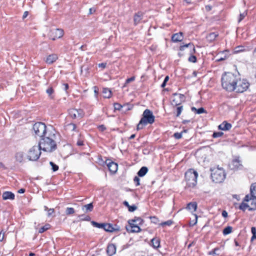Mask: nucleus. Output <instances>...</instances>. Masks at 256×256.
Here are the masks:
<instances>
[{
    "instance_id": "f257e3e1",
    "label": "nucleus",
    "mask_w": 256,
    "mask_h": 256,
    "mask_svg": "<svg viewBox=\"0 0 256 256\" xmlns=\"http://www.w3.org/2000/svg\"><path fill=\"white\" fill-rule=\"evenodd\" d=\"M60 142V136L52 128H48L41 137L38 144H57Z\"/></svg>"
},
{
    "instance_id": "f03ea898",
    "label": "nucleus",
    "mask_w": 256,
    "mask_h": 256,
    "mask_svg": "<svg viewBox=\"0 0 256 256\" xmlns=\"http://www.w3.org/2000/svg\"><path fill=\"white\" fill-rule=\"evenodd\" d=\"M238 76L231 72H226L222 77V88L228 92L234 90V86L237 84Z\"/></svg>"
},
{
    "instance_id": "7ed1b4c3",
    "label": "nucleus",
    "mask_w": 256,
    "mask_h": 256,
    "mask_svg": "<svg viewBox=\"0 0 256 256\" xmlns=\"http://www.w3.org/2000/svg\"><path fill=\"white\" fill-rule=\"evenodd\" d=\"M198 172L192 169H190L185 174V181L186 188H193L197 184Z\"/></svg>"
},
{
    "instance_id": "20e7f679",
    "label": "nucleus",
    "mask_w": 256,
    "mask_h": 256,
    "mask_svg": "<svg viewBox=\"0 0 256 256\" xmlns=\"http://www.w3.org/2000/svg\"><path fill=\"white\" fill-rule=\"evenodd\" d=\"M154 116L152 111L146 109L143 112L142 118L137 126V129H142L144 126L148 124H152L154 122Z\"/></svg>"
},
{
    "instance_id": "39448f33",
    "label": "nucleus",
    "mask_w": 256,
    "mask_h": 256,
    "mask_svg": "<svg viewBox=\"0 0 256 256\" xmlns=\"http://www.w3.org/2000/svg\"><path fill=\"white\" fill-rule=\"evenodd\" d=\"M239 208L243 211L246 210V209H248L249 210H256V198L248 194L246 196Z\"/></svg>"
},
{
    "instance_id": "423d86ee",
    "label": "nucleus",
    "mask_w": 256,
    "mask_h": 256,
    "mask_svg": "<svg viewBox=\"0 0 256 256\" xmlns=\"http://www.w3.org/2000/svg\"><path fill=\"white\" fill-rule=\"evenodd\" d=\"M211 178L213 182L216 183L222 182L226 178V174L222 168L218 166L210 168Z\"/></svg>"
},
{
    "instance_id": "0eeeda50",
    "label": "nucleus",
    "mask_w": 256,
    "mask_h": 256,
    "mask_svg": "<svg viewBox=\"0 0 256 256\" xmlns=\"http://www.w3.org/2000/svg\"><path fill=\"white\" fill-rule=\"evenodd\" d=\"M40 145H34L28 152L27 159L29 160H36L41 154Z\"/></svg>"
},
{
    "instance_id": "6e6552de",
    "label": "nucleus",
    "mask_w": 256,
    "mask_h": 256,
    "mask_svg": "<svg viewBox=\"0 0 256 256\" xmlns=\"http://www.w3.org/2000/svg\"><path fill=\"white\" fill-rule=\"evenodd\" d=\"M32 129L36 137V138H38L40 140L48 130V128L44 123L38 122L34 124Z\"/></svg>"
},
{
    "instance_id": "1a4fd4ad",
    "label": "nucleus",
    "mask_w": 256,
    "mask_h": 256,
    "mask_svg": "<svg viewBox=\"0 0 256 256\" xmlns=\"http://www.w3.org/2000/svg\"><path fill=\"white\" fill-rule=\"evenodd\" d=\"M250 86L248 82L246 80H240L239 78L237 80V84L234 86V90L237 92H243L246 91Z\"/></svg>"
},
{
    "instance_id": "9d476101",
    "label": "nucleus",
    "mask_w": 256,
    "mask_h": 256,
    "mask_svg": "<svg viewBox=\"0 0 256 256\" xmlns=\"http://www.w3.org/2000/svg\"><path fill=\"white\" fill-rule=\"evenodd\" d=\"M68 114L70 116L74 119L82 118L84 115V113L82 109H70L68 111Z\"/></svg>"
},
{
    "instance_id": "9b49d317",
    "label": "nucleus",
    "mask_w": 256,
    "mask_h": 256,
    "mask_svg": "<svg viewBox=\"0 0 256 256\" xmlns=\"http://www.w3.org/2000/svg\"><path fill=\"white\" fill-rule=\"evenodd\" d=\"M64 35V31L62 29L56 28L52 30L49 33L50 38L54 40L56 38H62Z\"/></svg>"
},
{
    "instance_id": "f8f14e48",
    "label": "nucleus",
    "mask_w": 256,
    "mask_h": 256,
    "mask_svg": "<svg viewBox=\"0 0 256 256\" xmlns=\"http://www.w3.org/2000/svg\"><path fill=\"white\" fill-rule=\"evenodd\" d=\"M135 221V220H128V222L129 226L126 227L128 232H138L140 231V228L134 224Z\"/></svg>"
},
{
    "instance_id": "ddd939ff",
    "label": "nucleus",
    "mask_w": 256,
    "mask_h": 256,
    "mask_svg": "<svg viewBox=\"0 0 256 256\" xmlns=\"http://www.w3.org/2000/svg\"><path fill=\"white\" fill-rule=\"evenodd\" d=\"M184 98L183 94H174L172 100V104L174 106L180 105L184 100Z\"/></svg>"
},
{
    "instance_id": "4468645a",
    "label": "nucleus",
    "mask_w": 256,
    "mask_h": 256,
    "mask_svg": "<svg viewBox=\"0 0 256 256\" xmlns=\"http://www.w3.org/2000/svg\"><path fill=\"white\" fill-rule=\"evenodd\" d=\"M242 166V162L238 157L234 158L230 164V167L232 170L240 169Z\"/></svg>"
},
{
    "instance_id": "2eb2a0df",
    "label": "nucleus",
    "mask_w": 256,
    "mask_h": 256,
    "mask_svg": "<svg viewBox=\"0 0 256 256\" xmlns=\"http://www.w3.org/2000/svg\"><path fill=\"white\" fill-rule=\"evenodd\" d=\"M15 160L17 163L23 164L27 159V157L24 156V154L23 152L18 151L15 154Z\"/></svg>"
},
{
    "instance_id": "dca6fc26",
    "label": "nucleus",
    "mask_w": 256,
    "mask_h": 256,
    "mask_svg": "<svg viewBox=\"0 0 256 256\" xmlns=\"http://www.w3.org/2000/svg\"><path fill=\"white\" fill-rule=\"evenodd\" d=\"M107 166L110 172L112 173H116L118 169V164L112 162H106Z\"/></svg>"
},
{
    "instance_id": "f3484780",
    "label": "nucleus",
    "mask_w": 256,
    "mask_h": 256,
    "mask_svg": "<svg viewBox=\"0 0 256 256\" xmlns=\"http://www.w3.org/2000/svg\"><path fill=\"white\" fill-rule=\"evenodd\" d=\"M232 124L226 121L223 122L218 126L219 130L224 131L230 130L232 128Z\"/></svg>"
},
{
    "instance_id": "a211bd4d",
    "label": "nucleus",
    "mask_w": 256,
    "mask_h": 256,
    "mask_svg": "<svg viewBox=\"0 0 256 256\" xmlns=\"http://www.w3.org/2000/svg\"><path fill=\"white\" fill-rule=\"evenodd\" d=\"M58 58L57 54H52L46 57L45 61L46 64H50L56 62Z\"/></svg>"
},
{
    "instance_id": "6ab92c4d",
    "label": "nucleus",
    "mask_w": 256,
    "mask_h": 256,
    "mask_svg": "<svg viewBox=\"0 0 256 256\" xmlns=\"http://www.w3.org/2000/svg\"><path fill=\"white\" fill-rule=\"evenodd\" d=\"M107 253L110 256L114 255L116 252V246L114 244H110L107 248Z\"/></svg>"
},
{
    "instance_id": "aec40b11",
    "label": "nucleus",
    "mask_w": 256,
    "mask_h": 256,
    "mask_svg": "<svg viewBox=\"0 0 256 256\" xmlns=\"http://www.w3.org/2000/svg\"><path fill=\"white\" fill-rule=\"evenodd\" d=\"M143 14L142 12H138L136 14L134 17V21L135 25L139 24L142 18Z\"/></svg>"
},
{
    "instance_id": "412c9836",
    "label": "nucleus",
    "mask_w": 256,
    "mask_h": 256,
    "mask_svg": "<svg viewBox=\"0 0 256 256\" xmlns=\"http://www.w3.org/2000/svg\"><path fill=\"white\" fill-rule=\"evenodd\" d=\"M183 36L182 32L176 33L172 37V40L174 42H181L182 40Z\"/></svg>"
},
{
    "instance_id": "4be33fe9",
    "label": "nucleus",
    "mask_w": 256,
    "mask_h": 256,
    "mask_svg": "<svg viewBox=\"0 0 256 256\" xmlns=\"http://www.w3.org/2000/svg\"><path fill=\"white\" fill-rule=\"evenodd\" d=\"M4 200H14V194L10 192H6L2 194Z\"/></svg>"
},
{
    "instance_id": "5701e85b",
    "label": "nucleus",
    "mask_w": 256,
    "mask_h": 256,
    "mask_svg": "<svg viewBox=\"0 0 256 256\" xmlns=\"http://www.w3.org/2000/svg\"><path fill=\"white\" fill-rule=\"evenodd\" d=\"M93 205L92 203H90L88 204H86L83 206L82 210L85 212H92L93 210Z\"/></svg>"
},
{
    "instance_id": "b1692460",
    "label": "nucleus",
    "mask_w": 256,
    "mask_h": 256,
    "mask_svg": "<svg viewBox=\"0 0 256 256\" xmlns=\"http://www.w3.org/2000/svg\"><path fill=\"white\" fill-rule=\"evenodd\" d=\"M104 97V98H110L112 96L111 90L108 88H104L102 90Z\"/></svg>"
},
{
    "instance_id": "393cba45",
    "label": "nucleus",
    "mask_w": 256,
    "mask_h": 256,
    "mask_svg": "<svg viewBox=\"0 0 256 256\" xmlns=\"http://www.w3.org/2000/svg\"><path fill=\"white\" fill-rule=\"evenodd\" d=\"M56 148V145H47L46 147L44 148L42 150L46 152H52Z\"/></svg>"
},
{
    "instance_id": "a878e982",
    "label": "nucleus",
    "mask_w": 256,
    "mask_h": 256,
    "mask_svg": "<svg viewBox=\"0 0 256 256\" xmlns=\"http://www.w3.org/2000/svg\"><path fill=\"white\" fill-rule=\"evenodd\" d=\"M148 172V168L146 166L142 167L138 172L139 176H144Z\"/></svg>"
},
{
    "instance_id": "bb28decb",
    "label": "nucleus",
    "mask_w": 256,
    "mask_h": 256,
    "mask_svg": "<svg viewBox=\"0 0 256 256\" xmlns=\"http://www.w3.org/2000/svg\"><path fill=\"white\" fill-rule=\"evenodd\" d=\"M218 36V34L216 32H212L210 34L206 37L208 40L212 42Z\"/></svg>"
},
{
    "instance_id": "cd10ccee",
    "label": "nucleus",
    "mask_w": 256,
    "mask_h": 256,
    "mask_svg": "<svg viewBox=\"0 0 256 256\" xmlns=\"http://www.w3.org/2000/svg\"><path fill=\"white\" fill-rule=\"evenodd\" d=\"M250 191V196L256 198V182L251 185Z\"/></svg>"
},
{
    "instance_id": "c85d7f7f",
    "label": "nucleus",
    "mask_w": 256,
    "mask_h": 256,
    "mask_svg": "<svg viewBox=\"0 0 256 256\" xmlns=\"http://www.w3.org/2000/svg\"><path fill=\"white\" fill-rule=\"evenodd\" d=\"M197 208V204L196 202H190L188 204L187 208L191 210H194V212L196 211Z\"/></svg>"
},
{
    "instance_id": "c756f323",
    "label": "nucleus",
    "mask_w": 256,
    "mask_h": 256,
    "mask_svg": "<svg viewBox=\"0 0 256 256\" xmlns=\"http://www.w3.org/2000/svg\"><path fill=\"white\" fill-rule=\"evenodd\" d=\"M102 228H104L106 231L110 232H113L114 230L112 226L109 224H104Z\"/></svg>"
},
{
    "instance_id": "7c9ffc66",
    "label": "nucleus",
    "mask_w": 256,
    "mask_h": 256,
    "mask_svg": "<svg viewBox=\"0 0 256 256\" xmlns=\"http://www.w3.org/2000/svg\"><path fill=\"white\" fill-rule=\"evenodd\" d=\"M152 245L154 248H158L160 246V240L156 238H154L152 240Z\"/></svg>"
},
{
    "instance_id": "2f4dec72",
    "label": "nucleus",
    "mask_w": 256,
    "mask_h": 256,
    "mask_svg": "<svg viewBox=\"0 0 256 256\" xmlns=\"http://www.w3.org/2000/svg\"><path fill=\"white\" fill-rule=\"evenodd\" d=\"M192 112H196L198 114H202V113H204V112H206V110L202 108H200L198 109H196L194 107H192Z\"/></svg>"
},
{
    "instance_id": "473e14b6",
    "label": "nucleus",
    "mask_w": 256,
    "mask_h": 256,
    "mask_svg": "<svg viewBox=\"0 0 256 256\" xmlns=\"http://www.w3.org/2000/svg\"><path fill=\"white\" fill-rule=\"evenodd\" d=\"M188 46H191L193 51L194 52H195L194 47V45L192 44L191 43H189L188 44H186L180 46V50H184L186 48H188Z\"/></svg>"
},
{
    "instance_id": "72a5a7b5",
    "label": "nucleus",
    "mask_w": 256,
    "mask_h": 256,
    "mask_svg": "<svg viewBox=\"0 0 256 256\" xmlns=\"http://www.w3.org/2000/svg\"><path fill=\"white\" fill-rule=\"evenodd\" d=\"M232 227L230 226H228L226 227L224 230H223V234L224 235H227L228 234H230L232 232Z\"/></svg>"
},
{
    "instance_id": "f704fd0d",
    "label": "nucleus",
    "mask_w": 256,
    "mask_h": 256,
    "mask_svg": "<svg viewBox=\"0 0 256 256\" xmlns=\"http://www.w3.org/2000/svg\"><path fill=\"white\" fill-rule=\"evenodd\" d=\"M54 92V90L52 87L48 88L46 90V93L51 99L54 98V96L52 95Z\"/></svg>"
},
{
    "instance_id": "c9c22d12",
    "label": "nucleus",
    "mask_w": 256,
    "mask_h": 256,
    "mask_svg": "<svg viewBox=\"0 0 256 256\" xmlns=\"http://www.w3.org/2000/svg\"><path fill=\"white\" fill-rule=\"evenodd\" d=\"M50 228V225L49 224H46L39 230L38 232L40 233H42L46 230H48Z\"/></svg>"
},
{
    "instance_id": "e433bc0d",
    "label": "nucleus",
    "mask_w": 256,
    "mask_h": 256,
    "mask_svg": "<svg viewBox=\"0 0 256 256\" xmlns=\"http://www.w3.org/2000/svg\"><path fill=\"white\" fill-rule=\"evenodd\" d=\"M44 210L48 211V216H50L54 212V210L53 208H48L47 206H44Z\"/></svg>"
},
{
    "instance_id": "4c0bfd02",
    "label": "nucleus",
    "mask_w": 256,
    "mask_h": 256,
    "mask_svg": "<svg viewBox=\"0 0 256 256\" xmlns=\"http://www.w3.org/2000/svg\"><path fill=\"white\" fill-rule=\"evenodd\" d=\"M67 215L73 214L74 213V210L72 208H67L66 210Z\"/></svg>"
},
{
    "instance_id": "58836bf2",
    "label": "nucleus",
    "mask_w": 256,
    "mask_h": 256,
    "mask_svg": "<svg viewBox=\"0 0 256 256\" xmlns=\"http://www.w3.org/2000/svg\"><path fill=\"white\" fill-rule=\"evenodd\" d=\"M50 164L54 172H56L58 170V166L54 164L53 162H50Z\"/></svg>"
},
{
    "instance_id": "ea45409f",
    "label": "nucleus",
    "mask_w": 256,
    "mask_h": 256,
    "mask_svg": "<svg viewBox=\"0 0 256 256\" xmlns=\"http://www.w3.org/2000/svg\"><path fill=\"white\" fill-rule=\"evenodd\" d=\"M182 106H179L176 108V116H179L182 110Z\"/></svg>"
},
{
    "instance_id": "a19ab883",
    "label": "nucleus",
    "mask_w": 256,
    "mask_h": 256,
    "mask_svg": "<svg viewBox=\"0 0 256 256\" xmlns=\"http://www.w3.org/2000/svg\"><path fill=\"white\" fill-rule=\"evenodd\" d=\"M194 218H194V220H192L190 222V225L191 226H193L195 225L197 223V221H198V216H197V215L196 214H194Z\"/></svg>"
},
{
    "instance_id": "79ce46f5",
    "label": "nucleus",
    "mask_w": 256,
    "mask_h": 256,
    "mask_svg": "<svg viewBox=\"0 0 256 256\" xmlns=\"http://www.w3.org/2000/svg\"><path fill=\"white\" fill-rule=\"evenodd\" d=\"M221 251L220 248H216L212 250V254H214L220 255Z\"/></svg>"
},
{
    "instance_id": "37998d69",
    "label": "nucleus",
    "mask_w": 256,
    "mask_h": 256,
    "mask_svg": "<svg viewBox=\"0 0 256 256\" xmlns=\"http://www.w3.org/2000/svg\"><path fill=\"white\" fill-rule=\"evenodd\" d=\"M224 133L222 132H215L213 134V137L216 138H218V137H220L221 136H222L223 135Z\"/></svg>"
},
{
    "instance_id": "c03bdc74",
    "label": "nucleus",
    "mask_w": 256,
    "mask_h": 256,
    "mask_svg": "<svg viewBox=\"0 0 256 256\" xmlns=\"http://www.w3.org/2000/svg\"><path fill=\"white\" fill-rule=\"evenodd\" d=\"M172 221L171 220H168L166 222H162L160 224L162 226H170L172 224Z\"/></svg>"
},
{
    "instance_id": "a18cd8bd",
    "label": "nucleus",
    "mask_w": 256,
    "mask_h": 256,
    "mask_svg": "<svg viewBox=\"0 0 256 256\" xmlns=\"http://www.w3.org/2000/svg\"><path fill=\"white\" fill-rule=\"evenodd\" d=\"M246 14H247V13H246V11L244 12L242 14H240V18L238 19V22H241L244 19V18L246 16Z\"/></svg>"
},
{
    "instance_id": "49530a36",
    "label": "nucleus",
    "mask_w": 256,
    "mask_h": 256,
    "mask_svg": "<svg viewBox=\"0 0 256 256\" xmlns=\"http://www.w3.org/2000/svg\"><path fill=\"white\" fill-rule=\"evenodd\" d=\"M134 80H135V78H134V76H132V77H131V78H128V79L126 80V82H125V84H124V86H126V85L128 84V83H130V82H133Z\"/></svg>"
},
{
    "instance_id": "de8ad7c7",
    "label": "nucleus",
    "mask_w": 256,
    "mask_h": 256,
    "mask_svg": "<svg viewBox=\"0 0 256 256\" xmlns=\"http://www.w3.org/2000/svg\"><path fill=\"white\" fill-rule=\"evenodd\" d=\"M92 225L96 227H97L98 228H102V227H103L104 224H98L95 222H92Z\"/></svg>"
},
{
    "instance_id": "09e8293b",
    "label": "nucleus",
    "mask_w": 256,
    "mask_h": 256,
    "mask_svg": "<svg viewBox=\"0 0 256 256\" xmlns=\"http://www.w3.org/2000/svg\"><path fill=\"white\" fill-rule=\"evenodd\" d=\"M128 208L129 212H133L137 209V207L135 205L130 206Z\"/></svg>"
},
{
    "instance_id": "8fccbe9b",
    "label": "nucleus",
    "mask_w": 256,
    "mask_h": 256,
    "mask_svg": "<svg viewBox=\"0 0 256 256\" xmlns=\"http://www.w3.org/2000/svg\"><path fill=\"white\" fill-rule=\"evenodd\" d=\"M168 80H169L168 76H166L165 77L164 81L163 82L162 84L161 85L162 88H164V86H166V84Z\"/></svg>"
},
{
    "instance_id": "3c124183",
    "label": "nucleus",
    "mask_w": 256,
    "mask_h": 256,
    "mask_svg": "<svg viewBox=\"0 0 256 256\" xmlns=\"http://www.w3.org/2000/svg\"><path fill=\"white\" fill-rule=\"evenodd\" d=\"M114 107L115 110H120L122 108V106L118 103H116L114 104Z\"/></svg>"
},
{
    "instance_id": "603ef678",
    "label": "nucleus",
    "mask_w": 256,
    "mask_h": 256,
    "mask_svg": "<svg viewBox=\"0 0 256 256\" xmlns=\"http://www.w3.org/2000/svg\"><path fill=\"white\" fill-rule=\"evenodd\" d=\"M188 60L192 62H195L196 60V58L194 56H191L189 58Z\"/></svg>"
},
{
    "instance_id": "864d4df0",
    "label": "nucleus",
    "mask_w": 256,
    "mask_h": 256,
    "mask_svg": "<svg viewBox=\"0 0 256 256\" xmlns=\"http://www.w3.org/2000/svg\"><path fill=\"white\" fill-rule=\"evenodd\" d=\"M134 182L136 183V186H138L140 184V178L138 177V176H135L134 179Z\"/></svg>"
},
{
    "instance_id": "5fc2aeb1",
    "label": "nucleus",
    "mask_w": 256,
    "mask_h": 256,
    "mask_svg": "<svg viewBox=\"0 0 256 256\" xmlns=\"http://www.w3.org/2000/svg\"><path fill=\"white\" fill-rule=\"evenodd\" d=\"M174 137L176 139H180L182 138V133L176 132L174 134Z\"/></svg>"
},
{
    "instance_id": "6e6d98bb",
    "label": "nucleus",
    "mask_w": 256,
    "mask_h": 256,
    "mask_svg": "<svg viewBox=\"0 0 256 256\" xmlns=\"http://www.w3.org/2000/svg\"><path fill=\"white\" fill-rule=\"evenodd\" d=\"M93 88H94V94H95V96L96 98H97L98 94V89L96 86H94Z\"/></svg>"
},
{
    "instance_id": "4d7b16f0",
    "label": "nucleus",
    "mask_w": 256,
    "mask_h": 256,
    "mask_svg": "<svg viewBox=\"0 0 256 256\" xmlns=\"http://www.w3.org/2000/svg\"><path fill=\"white\" fill-rule=\"evenodd\" d=\"M242 51H243V46H238L236 48L235 52H242Z\"/></svg>"
},
{
    "instance_id": "13d9d810",
    "label": "nucleus",
    "mask_w": 256,
    "mask_h": 256,
    "mask_svg": "<svg viewBox=\"0 0 256 256\" xmlns=\"http://www.w3.org/2000/svg\"><path fill=\"white\" fill-rule=\"evenodd\" d=\"M98 128L100 131L104 132L106 129V128L104 125H100L98 127Z\"/></svg>"
},
{
    "instance_id": "bf43d9fd",
    "label": "nucleus",
    "mask_w": 256,
    "mask_h": 256,
    "mask_svg": "<svg viewBox=\"0 0 256 256\" xmlns=\"http://www.w3.org/2000/svg\"><path fill=\"white\" fill-rule=\"evenodd\" d=\"M251 232L253 235L256 234V228L254 227H252L251 228Z\"/></svg>"
},
{
    "instance_id": "052dcab7",
    "label": "nucleus",
    "mask_w": 256,
    "mask_h": 256,
    "mask_svg": "<svg viewBox=\"0 0 256 256\" xmlns=\"http://www.w3.org/2000/svg\"><path fill=\"white\" fill-rule=\"evenodd\" d=\"M95 11H96V10L94 8H90L89 9V14H93Z\"/></svg>"
},
{
    "instance_id": "680f3d73",
    "label": "nucleus",
    "mask_w": 256,
    "mask_h": 256,
    "mask_svg": "<svg viewBox=\"0 0 256 256\" xmlns=\"http://www.w3.org/2000/svg\"><path fill=\"white\" fill-rule=\"evenodd\" d=\"M4 238V233L0 232V242H2Z\"/></svg>"
},
{
    "instance_id": "e2e57ef3",
    "label": "nucleus",
    "mask_w": 256,
    "mask_h": 256,
    "mask_svg": "<svg viewBox=\"0 0 256 256\" xmlns=\"http://www.w3.org/2000/svg\"><path fill=\"white\" fill-rule=\"evenodd\" d=\"M63 86H64V90L66 91L67 90L68 88V85L67 84H63Z\"/></svg>"
},
{
    "instance_id": "0e129e2a",
    "label": "nucleus",
    "mask_w": 256,
    "mask_h": 256,
    "mask_svg": "<svg viewBox=\"0 0 256 256\" xmlns=\"http://www.w3.org/2000/svg\"><path fill=\"white\" fill-rule=\"evenodd\" d=\"M106 63H101L98 64V66L100 68H106Z\"/></svg>"
},
{
    "instance_id": "69168bd1",
    "label": "nucleus",
    "mask_w": 256,
    "mask_h": 256,
    "mask_svg": "<svg viewBox=\"0 0 256 256\" xmlns=\"http://www.w3.org/2000/svg\"><path fill=\"white\" fill-rule=\"evenodd\" d=\"M222 216L224 217V218H226L228 216V212L225 211V210H224L222 212Z\"/></svg>"
},
{
    "instance_id": "338daca9",
    "label": "nucleus",
    "mask_w": 256,
    "mask_h": 256,
    "mask_svg": "<svg viewBox=\"0 0 256 256\" xmlns=\"http://www.w3.org/2000/svg\"><path fill=\"white\" fill-rule=\"evenodd\" d=\"M206 10L207 11H210L212 10V6H209V5L206 6Z\"/></svg>"
},
{
    "instance_id": "774afa93",
    "label": "nucleus",
    "mask_w": 256,
    "mask_h": 256,
    "mask_svg": "<svg viewBox=\"0 0 256 256\" xmlns=\"http://www.w3.org/2000/svg\"><path fill=\"white\" fill-rule=\"evenodd\" d=\"M123 204L125 206H126L128 208L130 206L127 201L124 202Z\"/></svg>"
}]
</instances>
